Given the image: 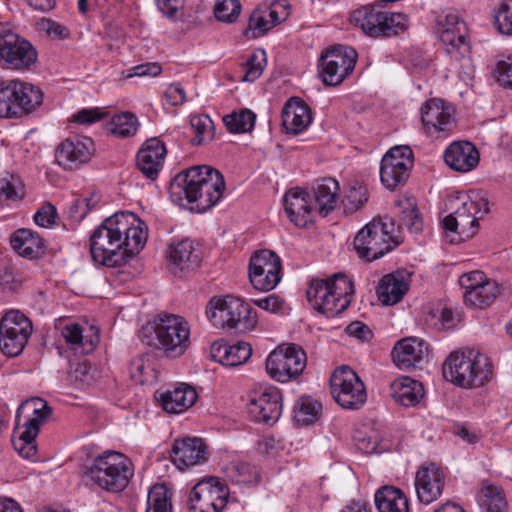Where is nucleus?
<instances>
[{
  "label": "nucleus",
  "instance_id": "nucleus-2",
  "mask_svg": "<svg viewBox=\"0 0 512 512\" xmlns=\"http://www.w3.org/2000/svg\"><path fill=\"white\" fill-rule=\"evenodd\" d=\"M225 187L219 170L207 165L193 166L174 177L169 194L174 203L183 206L186 200L191 211L203 213L221 200Z\"/></svg>",
  "mask_w": 512,
  "mask_h": 512
},
{
  "label": "nucleus",
  "instance_id": "nucleus-63",
  "mask_svg": "<svg viewBox=\"0 0 512 512\" xmlns=\"http://www.w3.org/2000/svg\"><path fill=\"white\" fill-rule=\"evenodd\" d=\"M346 332L361 341H368L372 337L371 329L361 321L350 323L346 328Z\"/></svg>",
  "mask_w": 512,
  "mask_h": 512
},
{
  "label": "nucleus",
  "instance_id": "nucleus-40",
  "mask_svg": "<svg viewBox=\"0 0 512 512\" xmlns=\"http://www.w3.org/2000/svg\"><path fill=\"white\" fill-rule=\"evenodd\" d=\"M502 287L493 279H488L478 289L474 288L465 295V303L471 307L485 309L491 306L502 294Z\"/></svg>",
  "mask_w": 512,
  "mask_h": 512
},
{
  "label": "nucleus",
  "instance_id": "nucleus-32",
  "mask_svg": "<svg viewBox=\"0 0 512 512\" xmlns=\"http://www.w3.org/2000/svg\"><path fill=\"white\" fill-rule=\"evenodd\" d=\"M282 127L287 134L297 135L312 122L309 106L299 98H290L283 106Z\"/></svg>",
  "mask_w": 512,
  "mask_h": 512
},
{
  "label": "nucleus",
  "instance_id": "nucleus-16",
  "mask_svg": "<svg viewBox=\"0 0 512 512\" xmlns=\"http://www.w3.org/2000/svg\"><path fill=\"white\" fill-rule=\"evenodd\" d=\"M357 53L353 48L337 46L322 53L319 67L320 77L327 86L341 84L354 70Z\"/></svg>",
  "mask_w": 512,
  "mask_h": 512
},
{
  "label": "nucleus",
  "instance_id": "nucleus-51",
  "mask_svg": "<svg viewBox=\"0 0 512 512\" xmlns=\"http://www.w3.org/2000/svg\"><path fill=\"white\" fill-rule=\"evenodd\" d=\"M367 201L368 191L365 186H351L342 200L344 212L352 214L361 209Z\"/></svg>",
  "mask_w": 512,
  "mask_h": 512
},
{
  "label": "nucleus",
  "instance_id": "nucleus-37",
  "mask_svg": "<svg viewBox=\"0 0 512 512\" xmlns=\"http://www.w3.org/2000/svg\"><path fill=\"white\" fill-rule=\"evenodd\" d=\"M12 248L22 257L38 258L44 248L43 239L30 229H19L11 237Z\"/></svg>",
  "mask_w": 512,
  "mask_h": 512
},
{
  "label": "nucleus",
  "instance_id": "nucleus-48",
  "mask_svg": "<svg viewBox=\"0 0 512 512\" xmlns=\"http://www.w3.org/2000/svg\"><path fill=\"white\" fill-rule=\"evenodd\" d=\"M227 475L236 484H255L259 481L256 467L246 462H233L227 467Z\"/></svg>",
  "mask_w": 512,
  "mask_h": 512
},
{
  "label": "nucleus",
  "instance_id": "nucleus-13",
  "mask_svg": "<svg viewBox=\"0 0 512 512\" xmlns=\"http://www.w3.org/2000/svg\"><path fill=\"white\" fill-rule=\"evenodd\" d=\"M37 58V50L30 41L11 30L0 33V64L3 68L30 70Z\"/></svg>",
  "mask_w": 512,
  "mask_h": 512
},
{
  "label": "nucleus",
  "instance_id": "nucleus-4",
  "mask_svg": "<svg viewBox=\"0 0 512 512\" xmlns=\"http://www.w3.org/2000/svg\"><path fill=\"white\" fill-rule=\"evenodd\" d=\"M492 373L490 359L475 350L452 352L442 366L444 379L465 389L484 386L492 378Z\"/></svg>",
  "mask_w": 512,
  "mask_h": 512
},
{
  "label": "nucleus",
  "instance_id": "nucleus-11",
  "mask_svg": "<svg viewBox=\"0 0 512 512\" xmlns=\"http://www.w3.org/2000/svg\"><path fill=\"white\" fill-rule=\"evenodd\" d=\"M488 212V201L485 198L479 196H476L475 199L468 198L453 213L442 220L443 228L456 233L459 236L457 241L469 239L477 233L479 219Z\"/></svg>",
  "mask_w": 512,
  "mask_h": 512
},
{
  "label": "nucleus",
  "instance_id": "nucleus-49",
  "mask_svg": "<svg viewBox=\"0 0 512 512\" xmlns=\"http://www.w3.org/2000/svg\"><path fill=\"white\" fill-rule=\"evenodd\" d=\"M191 128L193 129L195 136L192 139L193 145H202L207 141H211L214 138V124L208 115H196L192 116Z\"/></svg>",
  "mask_w": 512,
  "mask_h": 512
},
{
  "label": "nucleus",
  "instance_id": "nucleus-52",
  "mask_svg": "<svg viewBox=\"0 0 512 512\" xmlns=\"http://www.w3.org/2000/svg\"><path fill=\"white\" fill-rule=\"evenodd\" d=\"M241 11L239 0H218L215 6V16L223 22H233Z\"/></svg>",
  "mask_w": 512,
  "mask_h": 512
},
{
  "label": "nucleus",
  "instance_id": "nucleus-30",
  "mask_svg": "<svg viewBox=\"0 0 512 512\" xmlns=\"http://www.w3.org/2000/svg\"><path fill=\"white\" fill-rule=\"evenodd\" d=\"M212 360L227 367H236L244 364L252 355L251 345L239 341L233 344L225 340H217L210 347Z\"/></svg>",
  "mask_w": 512,
  "mask_h": 512
},
{
  "label": "nucleus",
  "instance_id": "nucleus-64",
  "mask_svg": "<svg viewBox=\"0 0 512 512\" xmlns=\"http://www.w3.org/2000/svg\"><path fill=\"white\" fill-rule=\"evenodd\" d=\"M165 98L172 106L181 105L185 101V91L181 84L173 83L166 90Z\"/></svg>",
  "mask_w": 512,
  "mask_h": 512
},
{
  "label": "nucleus",
  "instance_id": "nucleus-29",
  "mask_svg": "<svg viewBox=\"0 0 512 512\" xmlns=\"http://www.w3.org/2000/svg\"><path fill=\"white\" fill-rule=\"evenodd\" d=\"M155 397L164 411L171 414H179L192 407L198 395L192 386L180 383L172 390L157 391Z\"/></svg>",
  "mask_w": 512,
  "mask_h": 512
},
{
  "label": "nucleus",
  "instance_id": "nucleus-50",
  "mask_svg": "<svg viewBox=\"0 0 512 512\" xmlns=\"http://www.w3.org/2000/svg\"><path fill=\"white\" fill-rule=\"evenodd\" d=\"M242 66L244 70L242 81L254 82L261 76L266 66L265 51L257 50L252 52Z\"/></svg>",
  "mask_w": 512,
  "mask_h": 512
},
{
  "label": "nucleus",
  "instance_id": "nucleus-44",
  "mask_svg": "<svg viewBox=\"0 0 512 512\" xmlns=\"http://www.w3.org/2000/svg\"><path fill=\"white\" fill-rule=\"evenodd\" d=\"M322 411V404L311 396L300 397L294 405L295 420L302 425L314 423Z\"/></svg>",
  "mask_w": 512,
  "mask_h": 512
},
{
  "label": "nucleus",
  "instance_id": "nucleus-59",
  "mask_svg": "<svg viewBox=\"0 0 512 512\" xmlns=\"http://www.w3.org/2000/svg\"><path fill=\"white\" fill-rule=\"evenodd\" d=\"M253 303L259 308L270 312V313H280L284 308V300L275 294H270L266 297L254 299Z\"/></svg>",
  "mask_w": 512,
  "mask_h": 512
},
{
  "label": "nucleus",
  "instance_id": "nucleus-46",
  "mask_svg": "<svg viewBox=\"0 0 512 512\" xmlns=\"http://www.w3.org/2000/svg\"><path fill=\"white\" fill-rule=\"evenodd\" d=\"M256 115L248 109L233 112L223 117V122L231 133H245L254 127Z\"/></svg>",
  "mask_w": 512,
  "mask_h": 512
},
{
  "label": "nucleus",
  "instance_id": "nucleus-45",
  "mask_svg": "<svg viewBox=\"0 0 512 512\" xmlns=\"http://www.w3.org/2000/svg\"><path fill=\"white\" fill-rule=\"evenodd\" d=\"M146 512H172L171 493L165 484H155L150 488Z\"/></svg>",
  "mask_w": 512,
  "mask_h": 512
},
{
  "label": "nucleus",
  "instance_id": "nucleus-38",
  "mask_svg": "<svg viewBox=\"0 0 512 512\" xmlns=\"http://www.w3.org/2000/svg\"><path fill=\"white\" fill-rule=\"evenodd\" d=\"M379 512H409L408 499L403 491L394 486H383L374 496Z\"/></svg>",
  "mask_w": 512,
  "mask_h": 512
},
{
  "label": "nucleus",
  "instance_id": "nucleus-6",
  "mask_svg": "<svg viewBox=\"0 0 512 512\" xmlns=\"http://www.w3.org/2000/svg\"><path fill=\"white\" fill-rule=\"evenodd\" d=\"M399 244L390 219H373L354 238V248L368 262L381 258Z\"/></svg>",
  "mask_w": 512,
  "mask_h": 512
},
{
  "label": "nucleus",
  "instance_id": "nucleus-15",
  "mask_svg": "<svg viewBox=\"0 0 512 512\" xmlns=\"http://www.w3.org/2000/svg\"><path fill=\"white\" fill-rule=\"evenodd\" d=\"M307 364L306 354L300 347L291 344L272 351L266 359V371L278 382H289L297 378Z\"/></svg>",
  "mask_w": 512,
  "mask_h": 512
},
{
  "label": "nucleus",
  "instance_id": "nucleus-8",
  "mask_svg": "<svg viewBox=\"0 0 512 512\" xmlns=\"http://www.w3.org/2000/svg\"><path fill=\"white\" fill-rule=\"evenodd\" d=\"M148 344L168 358H178L190 346V326L181 316L159 315L154 322V337Z\"/></svg>",
  "mask_w": 512,
  "mask_h": 512
},
{
  "label": "nucleus",
  "instance_id": "nucleus-35",
  "mask_svg": "<svg viewBox=\"0 0 512 512\" xmlns=\"http://www.w3.org/2000/svg\"><path fill=\"white\" fill-rule=\"evenodd\" d=\"M393 399L405 407L417 405L424 396L422 383L410 377H400L390 386Z\"/></svg>",
  "mask_w": 512,
  "mask_h": 512
},
{
  "label": "nucleus",
  "instance_id": "nucleus-54",
  "mask_svg": "<svg viewBox=\"0 0 512 512\" xmlns=\"http://www.w3.org/2000/svg\"><path fill=\"white\" fill-rule=\"evenodd\" d=\"M248 27L252 31L253 37L263 36L272 28L263 8L253 10L249 18Z\"/></svg>",
  "mask_w": 512,
  "mask_h": 512
},
{
  "label": "nucleus",
  "instance_id": "nucleus-33",
  "mask_svg": "<svg viewBox=\"0 0 512 512\" xmlns=\"http://www.w3.org/2000/svg\"><path fill=\"white\" fill-rule=\"evenodd\" d=\"M168 259L180 271H192L200 266L202 252L193 241L184 239L169 245Z\"/></svg>",
  "mask_w": 512,
  "mask_h": 512
},
{
  "label": "nucleus",
  "instance_id": "nucleus-21",
  "mask_svg": "<svg viewBox=\"0 0 512 512\" xmlns=\"http://www.w3.org/2000/svg\"><path fill=\"white\" fill-rule=\"evenodd\" d=\"M95 152L94 141L87 136H73L62 141L56 149L57 163L67 170L88 163Z\"/></svg>",
  "mask_w": 512,
  "mask_h": 512
},
{
  "label": "nucleus",
  "instance_id": "nucleus-34",
  "mask_svg": "<svg viewBox=\"0 0 512 512\" xmlns=\"http://www.w3.org/2000/svg\"><path fill=\"white\" fill-rule=\"evenodd\" d=\"M409 285L404 276L399 273L384 275L378 283L376 293L379 301L386 306L395 305L408 292Z\"/></svg>",
  "mask_w": 512,
  "mask_h": 512
},
{
  "label": "nucleus",
  "instance_id": "nucleus-5",
  "mask_svg": "<svg viewBox=\"0 0 512 512\" xmlns=\"http://www.w3.org/2000/svg\"><path fill=\"white\" fill-rule=\"evenodd\" d=\"M86 475L103 490L118 493L123 491L134 472L130 460L122 453L106 451L98 455Z\"/></svg>",
  "mask_w": 512,
  "mask_h": 512
},
{
  "label": "nucleus",
  "instance_id": "nucleus-7",
  "mask_svg": "<svg viewBox=\"0 0 512 512\" xmlns=\"http://www.w3.org/2000/svg\"><path fill=\"white\" fill-rule=\"evenodd\" d=\"M206 315L215 327L237 329L240 332L253 330L258 322L256 312L239 298H212Z\"/></svg>",
  "mask_w": 512,
  "mask_h": 512
},
{
  "label": "nucleus",
  "instance_id": "nucleus-47",
  "mask_svg": "<svg viewBox=\"0 0 512 512\" xmlns=\"http://www.w3.org/2000/svg\"><path fill=\"white\" fill-rule=\"evenodd\" d=\"M138 119L131 112H123L112 117L110 132L120 138L135 135L138 129Z\"/></svg>",
  "mask_w": 512,
  "mask_h": 512
},
{
  "label": "nucleus",
  "instance_id": "nucleus-20",
  "mask_svg": "<svg viewBox=\"0 0 512 512\" xmlns=\"http://www.w3.org/2000/svg\"><path fill=\"white\" fill-rule=\"evenodd\" d=\"M440 40L451 59L456 61L468 59L470 45L466 39V25L457 14L449 13L439 21Z\"/></svg>",
  "mask_w": 512,
  "mask_h": 512
},
{
  "label": "nucleus",
  "instance_id": "nucleus-1",
  "mask_svg": "<svg viewBox=\"0 0 512 512\" xmlns=\"http://www.w3.org/2000/svg\"><path fill=\"white\" fill-rule=\"evenodd\" d=\"M132 212L115 213L94 230L90 237V253L94 262L118 267L137 255L145 246L147 232Z\"/></svg>",
  "mask_w": 512,
  "mask_h": 512
},
{
  "label": "nucleus",
  "instance_id": "nucleus-19",
  "mask_svg": "<svg viewBox=\"0 0 512 512\" xmlns=\"http://www.w3.org/2000/svg\"><path fill=\"white\" fill-rule=\"evenodd\" d=\"M282 265L280 257L271 250L255 252L249 263V277L254 288L270 291L281 280Z\"/></svg>",
  "mask_w": 512,
  "mask_h": 512
},
{
  "label": "nucleus",
  "instance_id": "nucleus-24",
  "mask_svg": "<svg viewBox=\"0 0 512 512\" xmlns=\"http://www.w3.org/2000/svg\"><path fill=\"white\" fill-rule=\"evenodd\" d=\"M444 485V471L435 463L418 469L415 477V488L420 503L428 505L439 499Z\"/></svg>",
  "mask_w": 512,
  "mask_h": 512
},
{
  "label": "nucleus",
  "instance_id": "nucleus-12",
  "mask_svg": "<svg viewBox=\"0 0 512 512\" xmlns=\"http://www.w3.org/2000/svg\"><path fill=\"white\" fill-rule=\"evenodd\" d=\"M229 488L218 477H206L189 492L187 506L190 512H221L227 505Z\"/></svg>",
  "mask_w": 512,
  "mask_h": 512
},
{
  "label": "nucleus",
  "instance_id": "nucleus-57",
  "mask_svg": "<svg viewBox=\"0 0 512 512\" xmlns=\"http://www.w3.org/2000/svg\"><path fill=\"white\" fill-rule=\"evenodd\" d=\"M57 218V210L51 203L43 205L34 215V221L43 228L52 227Z\"/></svg>",
  "mask_w": 512,
  "mask_h": 512
},
{
  "label": "nucleus",
  "instance_id": "nucleus-58",
  "mask_svg": "<svg viewBox=\"0 0 512 512\" xmlns=\"http://www.w3.org/2000/svg\"><path fill=\"white\" fill-rule=\"evenodd\" d=\"M489 278L479 270L471 271L469 273H465L460 277L459 283L461 287L464 289V296L468 295L469 291L472 289H478L480 285L486 282Z\"/></svg>",
  "mask_w": 512,
  "mask_h": 512
},
{
  "label": "nucleus",
  "instance_id": "nucleus-17",
  "mask_svg": "<svg viewBox=\"0 0 512 512\" xmlns=\"http://www.w3.org/2000/svg\"><path fill=\"white\" fill-rule=\"evenodd\" d=\"M413 165V151L409 146L392 147L381 161L380 179L382 184L390 190L404 185Z\"/></svg>",
  "mask_w": 512,
  "mask_h": 512
},
{
  "label": "nucleus",
  "instance_id": "nucleus-9",
  "mask_svg": "<svg viewBox=\"0 0 512 512\" xmlns=\"http://www.w3.org/2000/svg\"><path fill=\"white\" fill-rule=\"evenodd\" d=\"M351 22L370 37H390L404 31L407 17L401 13L383 11L379 6H363L353 11Z\"/></svg>",
  "mask_w": 512,
  "mask_h": 512
},
{
  "label": "nucleus",
  "instance_id": "nucleus-39",
  "mask_svg": "<svg viewBox=\"0 0 512 512\" xmlns=\"http://www.w3.org/2000/svg\"><path fill=\"white\" fill-rule=\"evenodd\" d=\"M17 90L18 106L15 110L19 119L40 107L43 102V92L38 86L21 80H17Z\"/></svg>",
  "mask_w": 512,
  "mask_h": 512
},
{
  "label": "nucleus",
  "instance_id": "nucleus-41",
  "mask_svg": "<svg viewBox=\"0 0 512 512\" xmlns=\"http://www.w3.org/2000/svg\"><path fill=\"white\" fill-rule=\"evenodd\" d=\"M478 503L487 512H505L507 501L502 488L489 482H482L477 494Z\"/></svg>",
  "mask_w": 512,
  "mask_h": 512
},
{
  "label": "nucleus",
  "instance_id": "nucleus-27",
  "mask_svg": "<svg viewBox=\"0 0 512 512\" xmlns=\"http://www.w3.org/2000/svg\"><path fill=\"white\" fill-rule=\"evenodd\" d=\"M444 160L452 170L466 173L479 164L480 154L473 143L455 141L446 148Z\"/></svg>",
  "mask_w": 512,
  "mask_h": 512
},
{
  "label": "nucleus",
  "instance_id": "nucleus-61",
  "mask_svg": "<svg viewBox=\"0 0 512 512\" xmlns=\"http://www.w3.org/2000/svg\"><path fill=\"white\" fill-rule=\"evenodd\" d=\"M497 80L505 87L512 88V57L497 63Z\"/></svg>",
  "mask_w": 512,
  "mask_h": 512
},
{
  "label": "nucleus",
  "instance_id": "nucleus-31",
  "mask_svg": "<svg viewBox=\"0 0 512 512\" xmlns=\"http://www.w3.org/2000/svg\"><path fill=\"white\" fill-rule=\"evenodd\" d=\"M428 347L422 339L408 337L399 340L393 350L392 359L401 370L416 367L425 357Z\"/></svg>",
  "mask_w": 512,
  "mask_h": 512
},
{
  "label": "nucleus",
  "instance_id": "nucleus-18",
  "mask_svg": "<svg viewBox=\"0 0 512 512\" xmlns=\"http://www.w3.org/2000/svg\"><path fill=\"white\" fill-rule=\"evenodd\" d=\"M27 407H32V416L23 424L22 430L18 436L13 438L14 449L24 458H30L35 455L36 437L39 433L40 425L50 417L52 408L41 398H33L27 402Z\"/></svg>",
  "mask_w": 512,
  "mask_h": 512
},
{
  "label": "nucleus",
  "instance_id": "nucleus-43",
  "mask_svg": "<svg viewBox=\"0 0 512 512\" xmlns=\"http://www.w3.org/2000/svg\"><path fill=\"white\" fill-rule=\"evenodd\" d=\"M17 80H9L0 83V118L17 119L18 106Z\"/></svg>",
  "mask_w": 512,
  "mask_h": 512
},
{
  "label": "nucleus",
  "instance_id": "nucleus-53",
  "mask_svg": "<svg viewBox=\"0 0 512 512\" xmlns=\"http://www.w3.org/2000/svg\"><path fill=\"white\" fill-rule=\"evenodd\" d=\"M495 25L498 31L512 35V0H503L495 15Z\"/></svg>",
  "mask_w": 512,
  "mask_h": 512
},
{
  "label": "nucleus",
  "instance_id": "nucleus-42",
  "mask_svg": "<svg viewBox=\"0 0 512 512\" xmlns=\"http://www.w3.org/2000/svg\"><path fill=\"white\" fill-rule=\"evenodd\" d=\"M61 335L65 339L66 343L71 345L72 349H81V353L88 354L92 352L98 342V337L95 339H87L83 335L81 326L77 323L66 324L61 331Z\"/></svg>",
  "mask_w": 512,
  "mask_h": 512
},
{
  "label": "nucleus",
  "instance_id": "nucleus-28",
  "mask_svg": "<svg viewBox=\"0 0 512 512\" xmlns=\"http://www.w3.org/2000/svg\"><path fill=\"white\" fill-rule=\"evenodd\" d=\"M166 148L157 138L148 139L137 154V167L150 180L158 177L163 167Z\"/></svg>",
  "mask_w": 512,
  "mask_h": 512
},
{
  "label": "nucleus",
  "instance_id": "nucleus-3",
  "mask_svg": "<svg viewBox=\"0 0 512 512\" xmlns=\"http://www.w3.org/2000/svg\"><path fill=\"white\" fill-rule=\"evenodd\" d=\"M354 286L344 274L337 273L327 279H312L306 291L310 305L327 318L344 312L350 305Z\"/></svg>",
  "mask_w": 512,
  "mask_h": 512
},
{
  "label": "nucleus",
  "instance_id": "nucleus-62",
  "mask_svg": "<svg viewBox=\"0 0 512 512\" xmlns=\"http://www.w3.org/2000/svg\"><path fill=\"white\" fill-rule=\"evenodd\" d=\"M162 14L168 18H176L177 13L183 9L184 0H155Z\"/></svg>",
  "mask_w": 512,
  "mask_h": 512
},
{
  "label": "nucleus",
  "instance_id": "nucleus-10",
  "mask_svg": "<svg viewBox=\"0 0 512 512\" xmlns=\"http://www.w3.org/2000/svg\"><path fill=\"white\" fill-rule=\"evenodd\" d=\"M331 395L338 405L347 410H358L367 401L363 381L349 366L334 370L330 378Z\"/></svg>",
  "mask_w": 512,
  "mask_h": 512
},
{
  "label": "nucleus",
  "instance_id": "nucleus-56",
  "mask_svg": "<svg viewBox=\"0 0 512 512\" xmlns=\"http://www.w3.org/2000/svg\"><path fill=\"white\" fill-rule=\"evenodd\" d=\"M409 206L402 212V224L411 233L417 234L423 229V219L416 205L410 203Z\"/></svg>",
  "mask_w": 512,
  "mask_h": 512
},
{
  "label": "nucleus",
  "instance_id": "nucleus-26",
  "mask_svg": "<svg viewBox=\"0 0 512 512\" xmlns=\"http://www.w3.org/2000/svg\"><path fill=\"white\" fill-rule=\"evenodd\" d=\"M283 202L287 217L296 226L306 227L312 222V213L316 207L306 191L300 188L291 189L285 193Z\"/></svg>",
  "mask_w": 512,
  "mask_h": 512
},
{
  "label": "nucleus",
  "instance_id": "nucleus-22",
  "mask_svg": "<svg viewBox=\"0 0 512 512\" xmlns=\"http://www.w3.org/2000/svg\"><path fill=\"white\" fill-rule=\"evenodd\" d=\"M281 400V393L276 388L270 387L255 393L247 404L251 420L266 425L275 424L281 415Z\"/></svg>",
  "mask_w": 512,
  "mask_h": 512
},
{
  "label": "nucleus",
  "instance_id": "nucleus-36",
  "mask_svg": "<svg viewBox=\"0 0 512 512\" xmlns=\"http://www.w3.org/2000/svg\"><path fill=\"white\" fill-rule=\"evenodd\" d=\"M340 186L333 178H323L314 187V200L316 209L323 217L327 216L336 207L339 198Z\"/></svg>",
  "mask_w": 512,
  "mask_h": 512
},
{
  "label": "nucleus",
  "instance_id": "nucleus-23",
  "mask_svg": "<svg viewBox=\"0 0 512 512\" xmlns=\"http://www.w3.org/2000/svg\"><path fill=\"white\" fill-rule=\"evenodd\" d=\"M421 122L431 136L449 132L454 126L453 109L442 99H429L421 107Z\"/></svg>",
  "mask_w": 512,
  "mask_h": 512
},
{
  "label": "nucleus",
  "instance_id": "nucleus-60",
  "mask_svg": "<svg viewBox=\"0 0 512 512\" xmlns=\"http://www.w3.org/2000/svg\"><path fill=\"white\" fill-rule=\"evenodd\" d=\"M104 116L105 113L98 108H84L72 116V121L79 124L90 125L102 120Z\"/></svg>",
  "mask_w": 512,
  "mask_h": 512
},
{
  "label": "nucleus",
  "instance_id": "nucleus-14",
  "mask_svg": "<svg viewBox=\"0 0 512 512\" xmlns=\"http://www.w3.org/2000/svg\"><path fill=\"white\" fill-rule=\"evenodd\" d=\"M33 331L32 322L20 311L7 312L0 320V348L10 357L18 356Z\"/></svg>",
  "mask_w": 512,
  "mask_h": 512
},
{
  "label": "nucleus",
  "instance_id": "nucleus-55",
  "mask_svg": "<svg viewBox=\"0 0 512 512\" xmlns=\"http://www.w3.org/2000/svg\"><path fill=\"white\" fill-rule=\"evenodd\" d=\"M22 198V191L12 175L0 179V202L16 201Z\"/></svg>",
  "mask_w": 512,
  "mask_h": 512
},
{
  "label": "nucleus",
  "instance_id": "nucleus-25",
  "mask_svg": "<svg viewBox=\"0 0 512 512\" xmlns=\"http://www.w3.org/2000/svg\"><path fill=\"white\" fill-rule=\"evenodd\" d=\"M171 457L177 468L184 470L207 460V446L200 438L176 440L172 447Z\"/></svg>",
  "mask_w": 512,
  "mask_h": 512
}]
</instances>
